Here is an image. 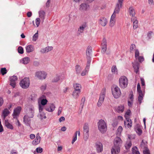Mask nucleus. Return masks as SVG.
I'll return each instance as SVG.
<instances>
[{"mask_svg":"<svg viewBox=\"0 0 154 154\" xmlns=\"http://www.w3.org/2000/svg\"><path fill=\"white\" fill-rule=\"evenodd\" d=\"M133 66L134 68V69L135 72L137 73L138 72H139V65L137 63H136L135 64H134L133 65Z\"/></svg>","mask_w":154,"mask_h":154,"instance_id":"473e14b6","label":"nucleus"},{"mask_svg":"<svg viewBox=\"0 0 154 154\" xmlns=\"http://www.w3.org/2000/svg\"><path fill=\"white\" fill-rule=\"evenodd\" d=\"M147 146L146 143L144 142H143V140H142L140 144V147L141 149H143V150L147 149L148 148Z\"/></svg>","mask_w":154,"mask_h":154,"instance_id":"2f4dec72","label":"nucleus"},{"mask_svg":"<svg viewBox=\"0 0 154 154\" xmlns=\"http://www.w3.org/2000/svg\"><path fill=\"white\" fill-rule=\"evenodd\" d=\"M38 38V31H37V32H36L33 36L32 37V40L34 41H36L37 39Z\"/></svg>","mask_w":154,"mask_h":154,"instance_id":"a18cd8bd","label":"nucleus"},{"mask_svg":"<svg viewBox=\"0 0 154 154\" xmlns=\"http://www.w3.org/2000/svg\"><path fill=\"white\" fill-rule=\"evenodd\" d=\"M38 105L39 112H41L42 111L43 109H44L45 106H43L40 104H38Z\"/></svg>","mask_w":154,"mask_h":154,"instance_id":"603ef678","label":"nucleus"},{"mask_svg":"<svg viewBox=\"0 0 154 154\" xmlns=\"http://www.w3.org/2000/svg\"><path fill=\"white\" fill-rule=\"evenodd\" d=\"M87 60V63L86 67V69H89L90 66L91 62V57H89V58L88 57H86Z\"/></svg>","mask_w":154,"mask_h":154,"instance_id":"79ce46f5","label":"nucleus"},{"mask_svg":"<svg viewBox=\"0 0 154 154\" xmlns=\"http://www.w3.org/2000/svg\"><path fill=\"white\" fill-rule=\"evenodd\" d=\"M10 85L14 88L16 86V81L17 79V77L16 76L14 75L10 77Z\"/></svg>","mask_w":154,"mask_h":154,"instance_id":"4468645a","label":"nucleus"},{"mask_svg":"<svg viewBox=\"0 0 154 154\" xmlns=\"http://www.w3.org/2000/svg\"><path fill=\"white\" fill-rule=\"evenodd\" d=\"M137 58H138V61L140 62H142L144 60V58L143 56H139Z\"/></svg>","mask_w":154,"mask_h":154,"instance_id":"680f3d73","label":"nucleus"},{"mask_svg":"<svg viewBox=\"0 0 154 154\" xmlns=\"http://www.w3.org/2000/svg\"><path fill=\"white\" fill-rule=\"evenodd\" d=\"M98 127L100 131L102 134L104 133L106 131V124L104 121L100 120L98 122Z\"/></svg>","mask_w":154,"mask_h":154,"instance_id":"f03ea898","label":"nucleus"},{"mask_svg":"<svg viewBox=\"0 0 154 154\" xmlns=\"http://www.w3.org/2000/svg\"><path fill=\"white\" fill-rule=\"evenodd\" d=\"M112 92L113 97L115 98H118L121 94L120 88L116 86L114 88L112 89Z\"/></svg>","mask_w":154,"mask_h":154,"instance_id":"423d86ee","label":"nucleus"},{"mask_svg":"<svg viewBox=\"0 0 154 154\" xmlns=\"http://www.w3.org/2000/svg\"><path fill=\"white\" fill-rule=\"evenodd\" d=\"M132 150L134 154H140L139 151L137 150V148L136 146L133 147Z\"/></svg>","mask_w":154,"mask_h":154,"instance_id":"4c0bfd02","label":"nucleus"},{"mask_svg":"<svg viewBox=\"0 0 154 154\" xmlns=\"http://www.w3.org/2000/svg\"><path fill=\"white\" fill-rule=\"evenodd\" d=\"M134 95L132 93L130 94H129V100H130L134 101Z\"/></svg>","mask_w":154,"mask_h":154,"instance_id":"0e129e2a","label":"nucleus"},{"mask_svg":"<svg viewBox=\"0 0 154 154\" xmlns=\"http://www.w3.org/2000/svg\"><path fill=\"white\" fill-rule=\"evenodd\" d=\"M133 101L128 100V105L129 107H131L133 103Z\"/></svg>","mask_w":154,"mask_h":154,"instance_id":"774afa93","label":"nucleus"},{"mask_svg":"<svg viewBox=\"0 0 154 154\" xmlns=\"http://www.w3.org/2000/svg\"><path fill=\"white\" fill-rule=\"evenodd\" d=\"M119 12V11L118 12H116V8H115L114 11V12L111 17L110 19H113L115 17V16H116L115 14L116 13V14L118 13Z\"/></svg>","mask_w":154,"mask_h":154,"instance_id":"052dcab7","label":"nucleus"},{"mask_svg":"<svg viewBox=\"0 0 154 154\" xmlns=\"http://www.w3.org/2000/svg\"><path fill=\"white\" fill-rule=\"evenodd\" d=\"M129 10L130 16L132 17H134L135 15V12L134 8L132 6L130 7Z\"/></svg>","mask_w":154,"mask_h":154,"instance_id":"c85d7f7f","label":"nucleus"},{"mask_svg":"<svg viewBox=\"0 0 154 154\" xmlns=\"http://www.w3.org/2000/svg\"><path fill=\"white\" fill-rule=\"evenodd\" d=\"M5 125L8 128L13 130L14 128V127L13 125L10 123L8 119L5 120Z\"/></svg>","mask_w":154,"mask_h":154,"instance_id":"cd10ccee","label":"nucleus"},{"mask_svg":"<svg viewBox=\"0 0 154 154\" xmlns=\"http://www.w3.org/2000/svg\"><path fill=\"white\" fill-rule=\"evenodd\" d=\"M30 60L29 58L28 57H24L23 59V63L25 64H26L28 63H29Z\"/></svg>","mask_w":154,"mask_h":154,"instance_id":"ea45409f","label":"nucleus"},{"mask_svg":"<svg viewBox=\"0 0 154 154\" xmlns=\"http://www.w3.org/2000/svg\"><path fill=\"white\" fill-rule=\"evenodd\" d=\"M83 131L84 133V138L85 140H87L89 137V129L88 124L85 123L83 127Z\"/></svg>","mask_w":154,"mask_h":154,"instance_id":"6e6552de","label":"nucleus"},{"mask_svg":"<svg viewBox=\"0 0 154 154\" xmlns=\"http://www.w3.org/2000/svg\"><path fill=\"white\" fill-rule=\"evenodd\" d=\"M21 110V108L20 106H17L14 109V112L12 114L14 119H17V118Z\"/></svg>","mask_w":154,"mask_h":154,"instance_id":"9b49d317","label":"nucleus"},{"mask_svg":"<svg viewBox=\"0 0 154 154\" xmlns=\"http://www.w3.org/2000/svg\"><path fill=\"white\" fill-rule=\"evenodd\" d=\"M46 84H44L42 85L41 87V89L43 91H44L45 90L46 88Z\"/></svg>","mask_w":154,"mask_h":154,"instance_id":"e2e57ef3","label":"nucleus"},{"mask_svg":"<svg viewBox=\"0 0 154 154\" xmlns=\"http://www.w3.org/2000/svg\"><path fill=\"white\" fill-rule=\"evenodd\" d=\"M92 52V48L90 46H88L86 49V57H91L90 55Z\"/></svg>","mask_w":154,"mask_h":154,"instance_id":"a878e982","label":"nucleus"},{"mask_svg":"<svg viewBox=\"0 0 154 154\" xmlns=\"http://www.w3.org/2000/svg\"><path fill=\"white\" fill-rule=\"evenodd\" d=\"M26 51L28 53L32 52L34 50V46L31 45H29L26 47Z\"/></svg>","mask_w":154,"mask_h":154,"instance_id":"bb28decb","label":"nucleus"},{"mask_svg":"<svg viewBox=\"0 0 154 154\" xmlns=\"http://www.w3.org/2000/svg\"><path fill=\"white\" fill-rule=\"evenodd\" d=\"M95 147L97 153L101 152L103 150L102 144L100 142H97L95 143Z\"/></svg>","mask_w":154,"mask_h":154,"instance_id":"ddd939ff","label":"nucleus"},{"mask_svg":"<svg viewBox=\"0 0 154 154\" xmlns=\"http://www.w3.org/2000/svg\"><path fill=\"white\" fill-rule=\"evenodd\" d=\"M106 95V89H103L100 95V97L97 103L98 107L100 106L103 102Z\"/></svg>","mask_w":154,"mask_h":154,"instance_id":"0eeeda50","label":"nucleus"},{"mask_svg":"<svg viewBox=\"0 0 154 154\" xmlns=\"http://www.w3.org/2000/svg\"><path fill=\"white\" fill-rule=\"evenodd\" d=\"M132 143L131 142H129L126 143L125 145V147L126 149H129L131 146Z\"/></svg>","mask_w":154,"mask_h":154,"instance_id":"5fc2aeb1","label":"nucleus"},{"mask_svg":"<svg viewBox=\"0 0 154 154\" xmlns=\"http://www.w3.org/2000/svg\"><path fill=\"white\" fill-rule=\"evenodd\" d=\"M133 27L134 29H137L138 26V23L137 20H133Z\"/></svg>","mask_w":154,"mask_h":154,"instance_id":"e433bc0d","label":"nucleus"},{"mask_svg":"<svg viewBox=\"0 0 154 154\" xmlns=\"http://www.w3.org/2000/svg\"><path fill=\"white\" fill-rule=\"evenodd\" d=\"M126 121H124V125L125 127L131 128L132 126L131 120L130 119H126Z\"/></svg>","mask_w":154,"mask_h":154,"instance_id":"aec40b11","label":"nucleus"},{"mask_svg":"<svg viewBox=\"0 0 154 154\" xmlns=\"http://www.w3.org/2000/svg\"><path fill=\"white\" fill-rule=\"evenodd\" d=\"M55 106L53 103L48 104L45 107V110L49 112H52L55 109Z\"/></svg>","mask_w":154,"mask_h":154,"instance_id":"2eb2a0df","label":"nucleus"},{"mask_svg":"<svg viewBox=\"0 0 154 154\" xmlns=\"http://www.w3.org/2000/svg\"><path fill=\"white\" fill-rule=\"evenodd\" d=\"M78 133V131H76L75 134V135L73 137V140H72V144H73L74 142L77 140V134Z\"/></svg>","mask_w":154,"mask_h":154,"instance_id":"8fccbe9b","label":"nucleus"},{"mask_svg":"<svg viewBox=\"0 0 154 154\" xmlns=\"http://www.w3.org/2000/svg\"><path fill=\"white\" fill-rule=\"evenodd\" d=\"M10 112L7 108L4 109L2 112V117L3 120H5L6 117L7 116L10 114Z\"/></svg>","mask_w":154,"mask_h":154,"instance_id":"f3484780","label":"nucleus"},{"mask_svg":"<svg viewBox=\"0 0 154 154\" xmlns=\"http://www.w3.org/2000/svg\"><path fill=\"white\" fill-rule=\"evenodd\" d=\"M101 47V53L103 54H104L107 50V42L105 38H103V39Z\"/></svg>","mask_w":154,"mask_h":154,"instance_id":"1a4fd4ad","label":"nucleus"},{"mask_svg":"<svg viewBox=\"0 0 154 154\" xmlns=\"http://www.w3.org/2000/svg\"><path fill=\"white\" fill-rule=\"evenodd\" d=\"M41 137L39 136V134L36 135V138L32 141V144L34 145H36L39 143L41 141Z\"/></svg>","mask_w":154,"mask_h":154,"instance_id":"412c9836","label":"nucleus"},{"mask_svg":"<svg viewBox=\"0 0 154 154\" xmlns=\"http://www.w3.org/2000/svg\"><path fill=\"white\" fill-rule=\"evenodd\" d=\"M122 130V128L121 126L119 127L117 131V134L118 135H119L121 134V132Z\"/></svg>","mask_w":154,"mask_h":154,"instance_id":"de8ad7c7","label":"nucleus"},{"mask_svg":"<svg viewBox=\"0 0 154 154\" xmlns=\"http://www.w3.org/2000/svg\"><path fill=\"white\" fill-rule=\"evenodd\" d=\"M18 51L19 53L23 54V49L22 47L19 46L18 48Z\"/></svg>","mask_w":154,"mask_h":154,"instance_id":"864d4df0","label":"nucleus"},{"mask_svg":"<svg viewBox=\"0 0 154 154\" xmlns=\"http://www.w3.org/2000/svg\"><path fill=\"white\" fill-rule=\"evenodd\" d=\"M143 154H150L149 151L148 149L143 150Z\"/></svg>","mask_w":154,"mask_h":154,"instance_id":"69168bd1","label":"nucleus"},{"mask_svg":"<svg viewBox=\"0 0 154 154\" xmlns=\"http://www.w3.org/2000/svg\"><path fill=\"white\" fill-rule=\"evenodd\" d=\"M39 16L41 19H44L45 15V13L43 10L40 11L39 12Z\"/></svg>","mask_w":154,"mask_h":154,"instance_id":"f704fd0d","label":"nucleus"},{"mask_svg":"<svg viewBox=\"0 0 154 154\" xmlns=\"http://www.w3.org/2000/svg\"><path fill=\"white\" fill-rule=\"evenodd\" d=\"M73 87L75 89V90L79 91H81V85L80 84L78 83H75L73 85Z\"/></svg>","mask_w":154,"mask_h":154,"instance_id":"7c9ffc66","label":"nucleus"},{"mask_svg":"<svg viewBox=\"0 0 154 154\" xmlns=\"http://www.w3.org/2000/svg\"><path fill=\"white\" fill-rule=\"evenodd\" d=\"M115 20H110L109 25L111 27L113 26L115 23Z\"/></svg>","mask_w":154,"mask_h":154,"instance_id":"bf43d9fd","label":"nucleus"},{"mask_svg":"<svg viewBox=\"0 0 154 154\" xmlns=\"http://www.w3.org/2000/svg\"><path fill=\"white\" fill-rule=\"evenodd\" d=\"M60 77L58 75H56V76L52 80V82H57L60 80Z\"/></svg>","mask_w":154,"mask_h":154,"instance_id":"3c124183","label":"nucleus"},{"mask_svg":"<svg viewBox=\"0 0 154 154\" xmlns=\"http://www.w3.org/2000/svg\"><path fill=\"white\" fill-rule=\"evenodd\" d=\"M7 70L5 68H2L1 69L0 72L2 75H4L7 72Z\"/></svg>","mask_w":154,"mask_h":154,"instance_id":"09e8293b","label":"nucleus"},{"mask_svg":"<svg viewBox=\"0 0 154 154\" xmlns=\"http://www.w3.org/2000/svg\"><path fill=\"white\" fill-rule=\"evenodd\" d=\"M53 49V48L52 46H48L45 48L41 49L40 50V52L42 53H44L51 51Z\"/></svg>","mask_w":154,"mask_h":154,"instance_id":"5701e85b","label":"nucleus"},{"mask_svg":"<svg viewBox=\"0 0 154 154\" xmlns=\"http://www.w3.org/2000/svg\"><path fill=\"white\" fill-rule=\"evenodd\" d=\"M124 0H118L116 7V12H118L120 11L121 8H122V5L123 2Z\"/></svg>","mask_w":154,"mask_h":154,"instance_id":"a211bd4d","label":"nucleus"},{"mask_svg":"<svg viewBox=\"0 0 154 154\" xmlns=\"http://www.w3.org/2000/svg\"><path fill=\"white\" fill-rule=\"evenodd\" d=\"M139 52L138 49H136L135 51V56L136 58H137L139 56Z\"/></svg>","mask_w":154,"mask_h":154,"instance_id":"13d9d810","label":"nucleus"},{"mask_svg":"<svg viewBox=\"0 0 154 154\" xmlns=\"http://www.w3.org/2000/svg\"><path fill=\"white\" fill-rule=\"evenodd\" d=\"M89 69H86V67L84 70H83L81 73V75L82 76H84L86 74L88 73Z\"/></svg>","mask_w":154,"mask_h":154,"instance_id":"49530a36","label":"nucleus"},{"mask_svg":"<svg viewBox=\"0 0 154 154\" xmlns=\"http://www.w3.org/2000/svg\"><path fill=\"white\" fill-rule=\"evenodd\" d=\"M137 93L138 94V101L139 104H140L142 103V100H143L144 93H143L141 90L140 85L139 83H138L137 85Z\"/></svg>","mask_w":154,"mask_h":154,"instance_id":"39448f33","label":"nucleus"},{"mask_svg":"<svg viewBox=\"0 0 154 154\" xmlns=\"http://www.w3.org/2000/svg\"><path fill=\"white\" fill-rule=\"evenodd\" d=\"M34 109L32 107H30L29 108L26 115L29 116V117L32 118L34 116Z\"/></svg>","mask_w":154,"mask_h":154,"instance_id":"4be33fe9","label":"nucleus"},{"mask_svg":"<svg viewBox=\"0 0 154 154\" xmlns=\"http://www.w3.org/2000/svg\"><path fill=\"white\" fill-rule=\"evenodd\" d=\"M43 149L40 147L37 148L36 149V151L37 153H41L43 151Z\"/></svg>","mask_w":154,"mask_h":154,"instance_id":"4d7b16f0","label":"nucleus"},{"mask_svg":"<svg viewBox=\"0 0 154 154\" xmlns=\"http://www.w3.org/2000/svg\"><path fill=\"white\" fill-rule=\"evenodd\" d=\"M131 114V112L130 109L128 110L127 112H126L125 117V119H129V116Z\"/></svg>","mask_w":154,"mask_h":154,"instance_id":"c9c22d12","label":"nucleus"},{"mask_svg":"<svg viewBox=\"0 0 154 154\" xmlns=\"http://www.w3.org/2000/svg\"><path fill=\"white\" fill-rule=\"evenodd\" d=\"M89 5L86 3H82L79 6V10L82 11H86L89 8Z\"/></svg>","mask_w":154,"mask_h":154,"instance_id":"dca6fc26","label":"nucleus"},{"mask_svg":"<svg viewBox=\"0 0 154 154\" xmlns=\"http://www.w3.org/2000/svg\"><path fill=\"white\" fill-rule=\"evenodd\" d=\"M122 143V140L120 137H115L114 140V145L111 149V154H118L120 152Z\"/></svg>","mask_w":154,"mask_h":154,"instance_id":"f257e3e1","label":"nucleus"},{"mask_svg":"<svg viewBox=\"0 0 154 154\" xmlns=\"http://www.w3.org/2000/svg\"><path fill=\"white\" fill-rule=\"evenodd\" d=\"M81 91H79L74 90L72 93V96L75 99H77L79 96V94L80 93Z\"/></svg>","mask_w":154,"mask_h":154,"instance_id":"c756f323","label":"nucleus"},{"mask_svg":"<svg viewBox=\"0 0 154 154\" xmlns=\"http://www.w3.org/2000/svg\"><path fill=\"white\" fill-rule=\"evenodd\" d=\"M40 118H41V119H46V116H45V113H44V112H40Z\"/></svg>","mask_w":154,"mask_h":154,"instance_id":"6e6d98bb","label":"nucleus"},{"mask_svg":"<svg viewBox=\"0 0 154 154\" xmlns=\"http://www.w3.org/2000/svg\"><path fill=\"white\" fill-rule=\"evenodd\" d=\"M82 70L81 67L79 65H76L75 66V71L76 74H80Z\"/></svg>","mask_w":154,"mask_h":154,"instance_id":"72a5a7b5","label":"nucleus"},{"mask_svg":"<svg viewBox=\"0 0 154 154\" xmlns=\"http://www.w3.org/2000/svg\"><path fill=\"white\" fill-rule=\"evenodd\" d=\"M45 98V97L44 95H42L40 97L38 100V104H40L43 106H45L46 105L48 101Z\"/></svg>","mask_w":154,"mask_h":154,"instance_id":"f8f14e48","label":"nucleus"},{"mask_svg":"<svg viewBox=\"0 0 154 154\" xmlns=\"http://www.w3.org/2000/svg\"><path fill=\"white\" fill-rule=\"evenodd\" d=\"M135 130L138 135L140 136L142 133V130L139 127H137L135 128Z\"/></svg>","mask_w":154,"mask_h":154,"instance_id":"58836bf2","label":"nucleus"},{"mask_svg":"<svg viewBox=\"0 0 154 154\" xmlns=\"http://www.w3.org/2000/svg\"><path fill=\"white\" fill-rule=\"evenodd\" d=\"M107 22V20H99V23L103 26H105Z\"/></svg>","mask_w":154,"mask_h":154,"instance_id":"a19ab883","label":"nucleus"},{"mask_svg":"<svg viewBox=\"0 0 154 154\" xmlns=\"http://www.w3.org/2000/svg\"><path fill=\"white\" fill-rule=\"evenodd\" d=\"M33 25L35 26V24L36 26L37 27L39 26L40 23V20H35V21L33 20L32 21Z\"/></svg>","mask_w":154,"mask_h":154,"instance_id":"c03bdc74","label":"nucleus"},{"mask_svg":"<svg viewBox=\"0 0 154 154\" xmlns=\"http://www.w3.org/2000/svg\"><path fill=\"white\" fill-rule=\"evenodd\" d=\"M119 83L120 86L122 88H125L127 87L128 84L127 78L125 76H121L119 79Z\"/></svg>","mask_w":154,"mask_h":154,"instance_id":"20e7f679","label":"nucleus"},{"mask_svg":"<svg viewBox=\"0 0 154 154\" xmlns=\"http://www.w3.org/2000/svg\"><path fill=\"white\" fill-rule=\"evenodd\" d=\"M87 26V24L86 23H84L79 27L78 29V31L79 32V34L80 33H82L84 31L85 29Z\"/></svg>","mask_w":154,"mask_h":154,"instance_id":"393cba45","label":"nucleus"},{"mask_svg":"<svg viewBox=\"0 0 154 154\" xmlns=\"http://www.w3.org/2000/svg\"><path fill=\"white\" fill-rule=\"evenodd\" d=\"M124 106L123 105H120L116 108V111L118 113L123 112L124 110Z\"/></svg>","mask_w":154,"mask_h":154,"instance_id":"b1692460","label":"nucleus"},{"mask_svg":"<svg viewBox=\"0 0 154 154\" xmlns=\"http://www.w3.org/2000/svg\"><path fill=\"white\" fill-rule=\"evenodd\" d=\"M46 75L47 74L44 71H38L35 73V76L40 79H45Z\"/></svg>","mask_w":154,"mask_h":154,"instance_id":"9d476101","label":"nucleus"},{"mask_svg":"<svg viewBox=\"0 0 154 154\" xmlns=\"http://www.w3.org/2000/svg\"><path fill=\"white\" fill-rule=\"evenodd\" d=\"M63 110V108L61 107H60L58 109V115H59L62 112Z\"/></svg>","mask_w":154,"mask_h":154,"instance_id":"338daca9","label":"nucleus"},{"mask_svg":"<svg viewBox=\"0 0 154 154\" xmlns=\"http://www.w3.org/2000/svg\"><path fill=\"white\" fill-rule=\"evenodd\" d=\"M30 81L29 78L25 77L21 80L20 82V85L23 89L28 88L30 85Z\"/></svg>","mask_w":154,"mask_h":154,"instance_id":"7ed1b4c3","label":"nucleus"},{"mask_svg":"<svg viewBox=\"0 0 154 154\" xmlns=\"http://www.w3.org/2000/svg\"><path fill=\"white\" fill-rule=\"evenodd\" d=\"M111 71L112 73H114L116 74H118L117 69L116 67L115 66H112L111 69Z\"/></svg>","mask_w":154,"mask_h":154,"instance_id":"37998d69","label":"nucleus"},{"mask_svg":"<svg viewBox=\"0 0 154 154\" xmlns=\"http://www.w3.org/2000/svg\"><path fill=\"white\" fill-rule=\"evenodd\" d=\"M30 117L27 115H25L23 117V121L26 125H29L30 123Z\"/></svg>","mask_w":154,"mask_h":154,"instance_id":"6ab92c4d","label":"nucleus"}]
</instances>
